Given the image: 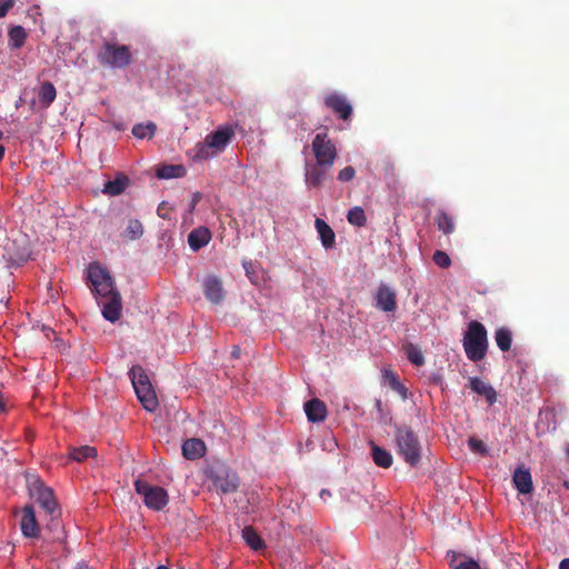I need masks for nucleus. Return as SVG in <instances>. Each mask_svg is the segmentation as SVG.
Masks as SVG:
<instances>
[{
	"instance_id": "nucleus-34",
	"label": "nucleus",
	"mask_w": 569,
	"mask_h": 569,
	"mask_svg": "<svg viewBox=\"0 0 569 569\" xmlns=\"http://www.w3.org/2000/svg\"><path fill=\"white\" fill-rule=\"evenodd\" d=\"M408 360L415 366H422L425 363V357L421 350L413 343H407L403 347Z\"/></svg>"
},
{
	"instance_id": "nucleus-26",
	"label": "nucleus",
	"mask_w": 569,
	"mask_h": 569,
	"mask_svg": "<svg viewBox=\"0 0 569 569\" xmlns=\"http://www.w3.org/2000/svg\"><path fill=\"white\" fill-rule=\"evenodd\" d=\"M495 340L498 348L506 352L511 348L512 332L509 328L500 327L495 331Z\"/></svg>"
},
{
	"instance_id": "nucleus-31",
	"label": "nucleus",
	"mask_w": 569,
	"mask_h": 569,
	"mask_svg": "<svg viewBox=\"0 0 569 569\" xmlns=\"http://www.w3.org/2000/svg\"><path fill=\"white\" fill-rule=\"evenodd\" d=\"M157 126L149 121L147 123H138L132 128V134L138 139H151L154 136Z\"/></svg>"
},
{
	"instance_id": "nucleus-35",
	"label": "nucleus",
	"mask_w": 569,
	"mask_h": 569,
	"mask_svg": "<svg viewBox=\"0 0 569 569\" xmlns=\"http://www.w3.org/2000/svg\"><path fill=\"white\" fill-rule=\"evenodd\" d=\"M347 220L350 224L363 227L367 222V217L361 207H353L348 211Z\"/></svg>"
},
{
	"instance_id": "nucleus-5",
	"label": "nucleus",
	"mask_w": 569,
	"mask_h": 569,
	"mask_svg": "<svg viewBox=\"0 0 569 569\" xmlns=\"http://www.w3.org/2000/svg\"><path fill=\"white\" fill-rule=\"evenodd\" d=\"M128 375L143 408L150 412L154 411L158 399L144 369L141 366H132Z\"/></svg>"
},
{
	"instance_id": "nucleus-51",
	"label": "nucleus",
	"mask_w": 569,
	"mask_h": 569,
	"mask_svg": "<svg viewBox=\"0 0 569 569\" xmlns=\"http://www.w3.org/2000/svg\"><path fill=\"white\" fill-rule=\"evenodd\" d=\"M563 487H565L567 490H569V480H565V481H563Z\"/></svg>"
},
{
	"instance_id": "nucleus-50",
	"label": "nucleus",
	"mask_w": 569,
	"mask_h": 569,
	"mask_svg": "<svg viewBox=\"0 0 569 569\" xmlns=\"http://www.w3.org/2000/svg\"><path fill=\"white\" fill-rule=\"evenodd\" d=\"M251 266L250 262H243V268L246 269V272H248V268Z\"/></svg>"
},
{
	"instance_id": "nucleus-45",
	"label": "nucleus",
	"mask_w": 569,
	"mask_h": 569,
	"mask_svg": "<svg viewBox=\"0 0 569 569\" xmlns=\"http://www.w3.org/2000/svg\"><path fill=\"white\" fill-rule=\"evenodd\" d=\"M240 348L238 346H234L232 351H231V357L234 358V359H238L240 357Z\"/></svg>"
},
{
	"instance_id": "nucleus-9",
	"label": "nucleus",
	"mask_w": 569,
	"mask_h": 569,
	"mask_svg": "<svg viewBox=\"0 0 569 569\" xmlns=\"http://www.w3.org/2000/svg\"><path fill=\"white\" fill-rule=\"evenodd\" d=\"M210 479L212 480L214 488L222 493L234 492L239 487L237 473L230 471L224 466L211 469Z\"/></svg>"
},
{
	"instance_id": "nucleus-37",
	"label": "nucleus",
	"mask_w": 569,
	"mask_h": 569,
	"mask_svg": "<svg viewBox=\"0 0 569 569\" xmlns=\"http://www.w3.org/2000/svg\"><path fill=\"white\" fill-rule=\"evenodd\" d=\"M468 446H469L470 450L475 453H478L480 456L488 455L487 446L483 443L482 440H480L476 437H470L468 439Z\"/></svg>"
},
{
	"instance_id": "nucleus-14",
	"label": "nucleus",
	"mask_w": 569,
	"mask_h": 569,
	"mask_svg": "<svg viewBox=\"0 0 569 569\" xmlns=\"http://www.w3.org/2000/svg\"><path fill=\"white\" fill-rule=\"evenodd\" d=\"M204 297L212 303L218 305L223 300V286L217 276H208L203 282Z\"/></svg>"
},
{
	"instance_id": "nucleus-38",
	"label": "nucleus",
	"mask_w": 569,
	"mask_h": 569,
	"mask_svg": "<svg viewBox=\"0 0 569 569\" xmlns=\"http://www.w3.org/2000/svg\"><path fill=\"white\" fill-rule=\"evenodd\" d=\"M433 262L443 269H447L451 266V259L445 251L436 250L432 257Z\"/></svg>"
},
{
	"instance_id": "nucleus-49",
	"label": "nucleus",
	"mask_w": 569,
	"mask_h": 569,
	"mask_svg": "<svg viewBox=\"0 0 569 569\" xmlns=\"http://www.w3.org/2000/svg\"><path fill=\"white\" fill-rule=\"evenodd\" d=\"M163 204H164V203H161V204H160V207L158 208V214H159L160 217H162V218H164V216H163V214H161V211H164V208H162V207H163Z\"/></svg>"
},
{
	"instance_id": "nucleus-53",
	"label": "nucleus",
	"mask_w": 569,
	"mask_h": 569,
	"mask_svg": "<svg viewBox=\"0 0 569 569\" xmlns=\"http://www.w3.org/2000/svg\"><path fill=\"white\" fill-rule=\"evenodd\" d=\"M156 569H170V568L167 567V566L161 565V566H158Z\"/></svg>"
},
{
	"instance_id": "nucleus-30",
	"label": "nucleus",
	"mask_w": 569,
	"mask_h": 569,
	"mask_svg": "<svg viewBox=\"0 0 569 569\" xmlns=\"http://www.w3.org/2000/svg\"><path fill=\"white\" fill-rule=\"evenodd\" d=\"M143 226L138 219H130L122 233V237L127 240L133 241L140 239L143 234Z\"/></svg>"
},
{
	"instance_id": "nucleus-46",
	"label": "nucleus",
	"mask_w": 569,
	"mask_h": 569,
	"mask_svg": "<svg viewBox=\"0 0 569 569\" xmlns=\"http://www.w3.org/2000/svg\"><path fill=\"white\" fill-rule=\"evenodd\" d=\"M559 569H569V558L561 560Z\"/></svg>"
},
{
	"instance_id": "nucleus-24",
	"label": "nucleus",
	"mask_w": 569,
	"mask_h": 569,
	"mask_svg": "<svg viewBox=\"0 0 569 569\" xmlns=\"http://www.w3.org/2000/svg\"><path fill=\"white\" fill-rule=\"evenodd\" d=\"M129 186V179L124 174H118L114 180L107 181L102 189L103 193L108 196H119Z\"/></svg>"
},
{
	"instance_id": "nucleus-6",
	"label": "nucleus",
	"mask_w": 569,
	"mask_h": 569,
	"mask_svg": "<svg viewBox=\"0 0 569 569\" xmlns=\"http://www.w3.org/2000/svg\"><path fill=\"white\" fill-rule=\"evenodd\" d=\"M396 443L398 453L410 467L419 465L421 459V446L418 436L410 428H397Z\"/></svg>"
},
{
	"instance_id": "nucleus-54",
	"label": "nucleus",
	"mask_w": 569,
	"mask_h": 569,
	"mask_svg": "<svg viewBox=\"0 0 569 569\" xmlns=\"http://www.w3.org/2000/svg\"><path fill=\"white\" fill-rule=\"evenodd\" d=\"M0 410H4V406H3V402L1 399H0Z\"/></svg>"
},
{
	"instance_id": "nucleus-10",
	"label": "nucleus",
	"mask_w": 569,
	"mask_h": 569,
	"mask_svg": "<svg viewBox=\"0 0 569 569\" xmlns=\"http://www.w3.org/2000/svg\"><path fill=\"white\" fill-rule=\"evenodd\" d=\"M323 103L328 109L338 114V117L345 121L349 120L352 114V106L348 99L340 93L333 92L327 94L323 99Z\"/></svg>"
},
{
	"instance_id": "nucleus-20",
	"label": "nucleus",
	"mask_w": 569,
	"mask_h": 569,
	"mask_svg": "<svg viewBox=\"0 0 569 569\" xmlns=\"http://www.w3.org/2000/svg\"><path fill=\"white\" fill-rule=\"evenodd\" d=\"M370 451H371V458L378 467H381L385 469L391 467V465L393 462V458L388 450H386L385 448H382L371 441L370 442Z\"/></svg>"
},
{
	"instance_id": "nucleus-2",
	"label": "nucleus",
	"mask_w": 569,
	"mask_h": 569,
	"mask_svg": "<svg viewBox=\"0 0 569 569\" xmlns=\"http://www.w3.org/2000/svg\"><path fill=\"white\" fill-rule=\"evenodd\" d=\"M30 495L40 508L46 512L49 520L47 527L53 531L60 528L61 509L56 500L53 490L40 480L36 479L30 485Z\"/></svg>"
},
{
	"instance_id": "nucleus-55",
	"label": "nucleus",
	"mask_w": 569,
	"mask_h": 569,
	"mask_svg": "<svg viewBox=\"0 0 569 569\" xmlns=\"http://www.w3.org/2000/svg\"><path fill=\"white\" fill-rule=\"evenodd\" d=\"M34 104H36V101H34V100H32V101H31V103H30L31 109H33V108H34Z\"/></svg>"
},
{
	"instance_id": "nucleus-33",
	"label": "nucleus",
	"mask_w": 569,
	"mask_h": 569,
	"mask_svg": "<svg viewBox=\"0 0 569 569\" xmlns=\"http://www.w3.org/2000/svg\"><path fill=\"white\" fill-rule=\"evenodd\" d=\"M27 39L26 30L21 26H16L9 31V42L12 48H21Z\"/></svg>"
},
{
	"instance_id": "nucleus-36",
	"label": "nucleus",
	"mask_w": 569,
	"mask_h": 569,
	"mask_svg": "<svg viewBox=\"0 0 569 569\" xmlns=\"http://www.w3.org/2000/svg\"><path fill=\"white\" fill-rule=\"evenodd\" d=\"M214 154H216V152L213 151V149H211L208 146L207 141L204 140L203 142L197 144L194 160H198V161L207 160Z\"/></svg>"
},
{
	"instance_id": "nucleus-12",
	"label": "nucleus",
	"mask_w": 569,
	"mask_h": 569,
	"mask_svg": "<svg viewBox=\"0 0 569 569\" xmlns=\"http://www.w3.org/2000/svg\"><path fill=\"white\" fill-rule=\"evenodd\" d=\"M376 307L385 312H393L397 309V295L386 284H380L375 296Z\"/></svg>"
},
{
	"instance_id": "nucleus-29",
	"label": "nucleus",
	"mask_w": 569,
	"mask_h": 569,
	"mask_svg": "<svg viewBox=\"0 0 569 569\" xmlns=\"http://www.w3.org/2000/svg\"><path fill=\"white\" fill-rule=\"evenodd\" d=\"M382 376L392 390L398 392L403 399L407 398L408 389L400 382L398 376L392 370L385 369Z\"/></svg>"
},
{
	"instance_id": "nucleus-16",
	"label": "nucleus",
	"mask_w": 569,
	"mask_h": 569,
	"mask_svg": "<svg viewBox=\"0 0 569 569\" xmlns=\"http://www.w3.org/2000/svg\"><path fill=\"white\" fill-rule=\"evenodd\" d=\"M305 412L311 422H322L327 417V407L318 398H313L305 403Z\"/></svg>"
},
{
	"instance_id": "nucleus-27",
	"label": "nucleus",
	"mask_w": 569,
	"mask_h": 569,
	"mask_svg": "<svg viewBox=\"0 0 569 569\" xmlns=\"http://www.w3.org/2000/svg\"><path fill=\"white\" fill-rule=\"evenodd\" d=\"M186 174V169L181 164H166L157 170V177L160 179L181 178Z\"/></svg>"
},
{
	"instance_id": "nucleus-56",
	"label": "nucleus",
	"mask_w": 569,
	"mask_h": 569,
	"mask_svg": "<svg viewBox=\"0 0 569 569\" xmlns=\"http://www.w3.org/2000/svg\"><path fill=\"white\" fill-rule=\"evenodd\" d=\"M3 138V132L0 131V140Z\"/></svg>"
},
{
	"instance_id": "nucleus-23",
	"label": "nucleus",
	"mask_w": 569,
	"mask_h": 569,
	"mask_svg": "<svg viewBox=\"0 0 569 569\" xmlns=\"http://www.w3.org/2000/svg\"><path fill=\"white\" fill-rule=\"evenodd\" d=\"M327 167H320L318 163L307 168L306 182L312 188H318L326 179Z\"/></svg>"
},
{
	"instance_id": "nucleus-7",
	"label": "nucleus",
	"mask_w": 569,
	"mask_h": 569,
	"mask_svg": "<svg viewBox=\"0 0 569 569\" xmlns=\"http://www.w3.org/2000/svg\"><path fill=\"white\" fill-rule=\"evenodd\" d=\"M133 485L137 493L143 498V502L149 509L161 511L168 505L169 496L162 487L152 486L141 478L136 479Z\"/></svg>"
},
{
	"instance_id": "nucleus-39",
	"label": "nucleus",
	"mask_w": 569,
	"mask_h": 569,
	"mask_svg": "<svg viewBox=\"0 0 569 569\" xmlns=\"http://www.w3.org/2000/svg\"><path fill=\"white\" fill-rule=\"evenodd\" d=\"M355 176H356V170L353 169V167L348 166L339 171L338 180H340L342 182H348V181H351L355 178Z\"/></svg>"
},
{
	"instance_id": "nucleus-3",
	"label": "nucleus",
	"mask_w": 569,
	"mask_h": 569,
	"mask_svg": "<svg viewBox=\"0 0 569 569\" xmlns=\"http://www.w3.org/2000/svg\"><path fill=\"white\" fill-rule=\"evenodd\" d=\"M462 345L469 360L473 362L481 361L488 349V336L485 326L477 320L470 321Z\"/></svg>"
},
{
	"instance_id": "nucleus-32",
	"label": "nucleus",
	"mask_w": 569,
	"mask_h": 569,
	"mask_svg": "<svg viewBox=\"0 0 569 569\" xmlns=\"http://www.w3.org/2000/svg\"><path fill=\"white\" fill-rule=\"evenodd\" d=\"M97 455V449L90 446H82L80 448H72L70 450V458L74 461L82 462L90 457H94Z\"/></svg>"
},
{
	"instance_id": "nucleus-13",
	"label": "nucleus",
	"mask_w": 569,
	"mask_h": 569,
	"mask_svg": "<svg viewBox=\"0 0 569 569\" xmlns=\"http://www.w3.org/2000/svg\"><path fill=\"white\" fill-rule=\"evenodd\" d=\"M233 136V130L229 127L218 129L206 137L208 146L213 149L216 153L224 150Z\"/></svg>"
},
{
	"instance_id": "nucleus-18",
	"label": "nucleus",
	"mask_w": 569,
	"mask_h": 569,
	"mask_svg": "<svg viewBox=\"0 0 569 569\" xmlns=\"http://www.w3.org/2000/svg\"><path fill=\"white\" fill-rule=\"evenodd\" d=\"M210 239V230L206 227L196 228L188 234V243L193 251H199L207 246Z\"/></svg>"
},
{
	"instance_id": "nucleus-17",
	"label": "nucleus",
	"mask_w": 569,
	"mask_h": 569,
	"mask_svg": "<svg viewBox=\"0 0 569 569\" xmlns=\"http://www.w3.org/2000/svg\"><path fill=\"white\" fill-rule=\"evenodd\" d=\"M469 387L473 392L483 396L489 405H493L497 401L496 390L480 378H470Z\"/></svg>"
},
{
	"instance_id": "nucleus-1",
	"label": "nucleus",
	"mask_w": 569,
	"mask_h": 569,
	"mask_svg": "<svg viewBox=\"0 0 569 569\" xmlns=\"http://www.w3.org/2000/svg\"><path fill=\"white\" fill-rule=\"evenodd\" d=\"M88 280L103 318L110 322L118 321L122 313V298L109 271L98 262L90 263Z\"/></svg>"
},
{
	"instance_id": "nucleus-22",
	"label": "nucleus",
	"mask_w": 569,
	"mask_h": 569,
	"mask_svg": "<svg viewBox=\"0 0 569 569\" xmlns=\"http://www.w3.org/2000/svg\"><path fill=\"white\" fill-rule=\"evenodd\" d=\"M57 90L50 81L41 83L38 90V100L42 109H47L56 100Z\"/></svg>"
},
{
	"instance_id": "nucleus-48",
	"label": "nucleus",
	"mask_w": 569,
	"mask_h": 569,
	"mask_svg": "<svg viewBox=\"0 0 569 569\" xmlns=\"http://www.w3.org/2000/svg\"><path fill=\"white\" fill-rule=\"evenodd\" d=\"M163 204H164V203H161V204H160V207L158 208V214H159L160 217H162V218H164V216H163V214H161V211H164V208H162V207H163Z\"/></svg>"
},
{
	"instance_id": "nucleus-44",
	"label": "nucleus",
	"mask_w": 569,
	"mask_h": 569,
	"mask_svg": "<svg viewBox=\"0 0 569 569\" xmlns=\"http://www.w3.org/2000/svg\"><path fill=\"white\" fill-rule=\"evenodd\" d=\"M330 497H331L330 491H328V490H326V489H322V490L320 491V498H321L323 501H327V500H328V498H330Z\"/></svg>"
},
{
	"instance_id": "nucleus-41",
	"label": "nucleus",
	"mask_w": 569,
	"mask_h": 569,
	"mask_svg": "<svg viewBox=\"0 0 569 569\" xmlns=\"http://www.w3.org/2000/svg\"><path fill=\"white\" fill-rule=\"evenodd\" d=\"M459 558H461V556L456 551L450 550L447 552L448 563L451 569H455L460 565Z\"/></svg>"
},
{
	"instance_id": "nucleus-52",
	"label": "nucleus",
	"mask_w": 569,
	"mask_h": 569,
	"mask_svg": "<svg viewBox=\"0 0 569 569\" xmlns=\"http://www.w3.org/2000/svg\"><path fill=\"white\" fill-rule=\"evenodd\" d=\"M376 407L380 410V408H381V400H377L376 401Z\"/></svg>"
},
{
	"instance_id": "nucleus-4",
	"label": "nucleus",
	"mask_w": 569,
	"mask_h": 569,
	"mask_svg": "<svg viewBox=\"0 0 569 569\" xmlns=\"http://www.w3.org/2000/svg\"><path fill=\"white\" fill-rule=\"evenodd\" d=\"M97 59L102 66L124 69L131 63L132 53L129 46L116 41H104L98 51Z\"/></svg>"
},
{
	"instance_id": "nucleus-25",
	"label": "nucleus",
	"mask_w": 569,
	"mask_h": 569,
	"mask_svg": "<svg viewBox=\"0 0 569 569\" xmlns=\"http://www.w3.org/2000/svg\"><path fill=\"white\" fill-rule=\"evenodd\" d=\"M242 538L246 543L254 551L261 550L266 547V543L260 535L251 526H247L242 529Z\"/></svg>"
},
{
	"instance_id": "nucleus-8",
	"label": "nucleus",
	"mask_w": 569,
	"mask_h": 569,
	"mask_svg": "<svg viewBox=\"0 0 569 569\" xmlns=\"http://www.w3.org/2000/svg\"><path fill=\"white\" fill-rule=\"evenodd\" d=\"M312 151L317 163L320 167L331 168L337 158L335 143L328 138L327 133H317L312 140Z\"/></svg>"
},
{
	"instance_id": "nucleus-21",
	"label": "nucleus",
	"mask_w": 569,
	"mask_h": 569,
	"mask_svg": "<svg viewBox=\"0 0 569 569\" xmlns=\"http://www.w3.org/2000/svg\"><path fill=\"white\" fill-rule=\"evenodd\" d=\"M322 246L326 249L332 248L336 242V236L331 227L322 219L317 218L315 222Z\"/></svg>"
},
{
	"instance_id": "nucleus-28",
	"label": "nucleus",
	"mask_w": 569,
	"mask_h": 569,
	"mask_svg": "<svg viewBox=\"0 0 569 569\" xmlns=\"http://www.w3.org/2000/svg\"><path fill=\"white\" fill-rule=\"evenodd\" d=\"M435 223L445 234H451L455 231L453 218L446 211L440 210L437 212Z\"/></svg>"
},
{
	"instance_id": "nucleus-15",
	"label": "nucleus",
	"mask_w": 569,
	"mask_h": 569,
	"mask_svg": "<svg viewBox=\"0 0 569 569\" xmlns=\"http://www.w3.org/2000/svg\"><path fill=\"white\" fill-rule=\"evenodd\" d=\"M512 482L519 493L528 495L533 490L531 473L528 468H525V466H519L515 469Z\"/></svg>"
},
{
	"instance_id": "nucleus-11",
	"label": "nucleus",
	"mask_w": 569,
	"mask_h": 569,
	"mask_svg": "<svg viewBox=\"0 0 569 569\" xmlns=\"http://www.w3.org/2000/svg\"><path fill=\"white\" fill-rule=\"evenodd\" d=\"M20 530L26 538H38L40 526L36 518L34 509L31 505H27L21 510L19 520Z\"/></svg>"
},
{
	"instance_id": "nucleus-43",
	"label": "nucleus",
	"mask_w": 569,
	"mask_h": 569,
	"mask_svg": "<svg viewBox=\"0 0 569 569\" xmlns=\"http://www.w3.org/2000/svg\"><path fill=\"white\" fill-rule=\"evenodd\" d=\"M201 197L202 196L200 192L193 193L192 201L190 203V211H192L196 208L197 203L201 200Z\"/></svg>"
},
{
	"instance_id": "nucleus-47",
	"label": "nucleus",
	"mask_w": 569,
	"mask_h": 569,
	"mask_svg": "<svg viewBox=\"0 0 569 569\" xmlns=\"http://www.w3.org/2000/svg\"><path fill=\"white\" fill-rule=\"evenodd\" d=\"M4 147L0 144V161L3 159L4 157Z\"/></svg>"
},
{
	"instance_id": "nucleus-42",
	"label": "nucleus",
	"mask_w": 569,
	"mask_h": 569,
	"mask_svg": "<svg viewBox=\"0 0 569 569\" xmlns=\"http://www.w3.org/2000/svg\"><path fill=\"white\" fill-rule=\"evenodd\" d=\"M14 6V0H3L0 3V18H4L8 11Z\"/></svg>"
},
{
	"instance_id": "nucleus-19",
	"label": "nucleus",
	"mask_w": 569,
	"mask_h": 569,
	"mask_svg": "<svg viewBox=\"0 0 569 569\" xmlns=\"http://www.w3.org/2000/svg\"><path fill=\"white\" fill-rule=\"evenodd\" d=\"M206 446L202 440L191 438L183 442L182 455L186 459L194 460L204 455Z\"/></svg>"
},
{
	"instance_id": "nucleus-40",
	"label": "nucleus",
	"mask_w": 569,
	"mask_h": 569,
	"mask_svg": "<svg viewBox=\"0 0 569 569\" xmlns=\"http://www.w3.org/2000/svg\"><path fill=\"white\" fill-rule=\"evenodd\" d=\"M455 569H481V567L475 559L463 556V560Z\"/></svg>"
}]
</instances>
